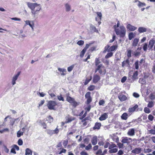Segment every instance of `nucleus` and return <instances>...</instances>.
Segmentation results:
<instances>
[{"mask_svg": "<svg viewBox=\"0 0 155 155\" xmlns=\"http://www.w3.org/2000/svg\"><path fill=\"white\" fill-rule=\"evenodd\" d=\"M32 152L30 149L27 148L25 150V155H32Z\"/></svg>", "mask_w": 155, "mask_h": 155, "instance_id": "393cba45", "label": "nucleus"}, {"mask_svg": "<svg viewBox=\"0 0 155 155\" xmlns=\"http://www.w3.org/2000/svg\"><path fill=\"white\" fill-rule=\"evenodd\" d=\"M127 80V77L126 76L123 77L121 79V82L122 83L124 82Z\"/></svg>", "mask_w": 155, "mask_h": 155, "instance_id": "0e129e2a", "label": "nucleus"}, {"mask_svg": "<svg viewBox=\"0 0 155 155\" xmlns=\"http://www.w3.org/2000/svg\"><path fill=\"white\" fill-rule=\"evenodd\" d=\"M139 41V39L137 38H135L132 43V45L133 46L136 47L137 45L138 42Z\"/></svg>", "mask_w": 155, "mask_h": 155, "instance_id": "5701e85b", "label": "nucleus"}, {"mask_svg": "<svg viewBox=\"0 0 155 155\" xmlns=\"http://www.w3.org/2000/svg\"><path fill=\"white\" fill-rule=\"evenodd\" d=\"M96 154L97 155H104V154L102 153V150L101 149H99L96 152Z\"/></svg>", "mask_w": 155, "mask_h": 155, "instance_id": "37998d69", "label": "nucleus"}, {"mask_svg": "<svg viewBox=\"0 0 155 155\" xmlns=\"http://www.w3.org/2000/svg\"><path fill=\"white\" fill-rule=\"evenodd\" d=\"M138 108V105L137 104H136L134 107L129 108L128 109V111L130 113H133Z\"/></svg>", "mask_w": 155, "mask_h": 155, "instance_id": "f3484780", "label": "nucleus"}, {"mask_svg": "<svg viewBox=\"0 0 155 155\" xmlns=\"http://www.w3.org/2000/svg\"><path fill=\"white\" fill-rule=\"evenodd\" d=\"M25 26L28 25L32 29H33V27L34 26V24L33 21L31 22L29 20H27L25 21Z\"/></svg>", "mask_w": 155, "mask_h": 155, "instance_id": "412c9836", "label": "nucleus"}, {"mask_svg": "<svg viewBox=\"0 0 155 155\" xmlns=\"http://www.w3.org/2000/svg\"><path fill=\"white\" fill-rule=\"evenodd\" d=\"M127 57L128 58H130L131 56V50H129L127 51Z\"/></svg>", "mask_w": 155, "mask_h": 155, "instance_id": "49530a36", "label": "nucleus"}, {"mask_svg": "<svg viewBox=\"0 0 155 155\" xmlns=\"http://www.w3.org/2000/svg\"><path fill=\"white\" fill-rule=\"evenodd\" d=\"M139 82L142 84H145L146 83L145 80L142 78H140L139 80Z\"/></svg>", "mask_w": 155, "mask_h": 155, "instance_id": "4c0bfd02", "label": "nucleus"}, {"mask_svg": "<svg viewBox=\"0 0 155 155\" xmlns=\"http://www.w3.org/2000/svg\"><path fill=\"white\" fill-rule=\"evenodd\" d=\"M91 93L90 92H87L85 95V97L87 99L86 104L87 105L89 104L92 101V98L91 96Z\"/></svg>", "mask_w": 155, "mask_h": 155, "instance_id": "0eeeda50", "label": "nucleus"}, {"mask_svg": "<svg viewBox=\"0 0 155 155\" xmlns=\"http://www.w3.org/2000/svg\"><path fill=\"white\" fill-rule=\"evenodd\" d=\"M120 25V22L118 21L117 25H115L114 26V31L117 35H119L120 37H124L126 33V30L123 26H121L119 28H117L119 27Z\"/></svg>", "mask_w": 155, "mask_h": 155, "instance_id": "f257e3e1", "label": "nucleus"}, {"mask_svg": "<svg viewBox=\"0 0 155 155\" xmlns=\"http://www.w3.org/2000/svg\"><path fill=\"white\" fill-rule=\"evenodd\" d=\"M127 29L130 31H133L137 29V27L131 25L130 24H128L127 26Z\"/></svg>", "mask_w": 155, "mask_h": 155, "instance_id": "9d476101", "label": "nucleus"}, {"mask_svg": "<svg viewBox=\"0 0 155 155\" xmlns=\"http://www.w3.org/2000/svg\"><path fill=\"white\" fill-rule=\"evenodd\" d=\"M58 70L60 72H62L61 73L62 75H64L66 74V70L65 69L58 68Z\"/></svg>", "mask_w": 155, "mask_h": 155, "instance_id": "b1692460", "label": "nucleus"}, {"mask_svg": "<svg viewBox=\"0 0 155 155\" xmlns=\"http://www.w3.org/2000/svg\"><path fill=\"white\" fill-rule=\"evenodd\" d=\"M46 131L47 134L50 136H52L53 135V133H52V130L48 129Z\"/></svg>", "mask_w": 155, "mask_h": 155, "instance_id": "79ce46f5", "label": "nucleus"}, {"mask_svg": "<svg viewBox=\"0 0 155 155\" xmlns=\"http://www.w3.org/2000/svg\"><path fill=\"white\" fill-rule=\"evenodd\" d=\"M133 95L134 97H135L136 98H138L140 96V95L138 94L136 92H134L133 93Z\"/></svg>", "mask_w": 155, "mask_h": 155, "instance_id": "69168bd1", "label": "nucleus"}, {"mask_svg": "<svg viewBox=\"0 0 155 155\" xmlns=\"http://www.w3.org/2000/svg\"><path fill=\"white\" fill-rule=\"evenodd\" d=\"M147 43H145L144 44L143 46V49L144 51H146L147 49Z\"/></svg>", "mask_w": 155, "mask_h": 155, "instance_id": "864d4df0", "label": "nucleus"}, {"mask_svg": "<svg viewBox=\"0 0 155 155\" xmlns=\"http://www.w3.org/2000/svg\"><path fill=\"white\" fill-rule=\"evenodd\" d=\"M91 77L89 79H86L85 80V81L84 82V84L86 85L91 80Z\"/></svg>", "mask_w": 155, "mask_h": 155, "instance_id": "680f3d73", "label": "nucleus"}, {"mask_svg": "<svg viewBox=\"0 0 155 155\" xmlns=\"http://www.w3.org/2000/svg\"><path fill=\"white\" fill-rule=\"evenodd\" d=\"M155 43V41L153 39L150 40L149 41L148 46L150 48H152Z\"/></svg>", "mask_w": 155, "mask_h": 155, "instance_id": "4be33fe9", "label": "nucleus"}, {"mask_svg": "<svg viewBox=\"0 0 155 155\" xmlns=\"http://www.w3.org/2000/svg\"><path fill=\"white\" fill-rule=\"evenodd\" d=\"M92 147L91 145V143H89L87 146H86L85 147V149L87 150H88L91 149Z\"/></svg>", "mask_w": 155, "mask_h": 155, "instance_id": "4d7b16f0", "label": "nucleus"}, {"mask_svg": "<svg viewBox=\"0 0 155 155\" xmlns=\"http://www.w3.org/2000/svg\"><path fill=\"white\" fill-rule=\"evenodd\" d=\"M100 63L101 62L99 58H96L95 61V64L97 67L100 64Z\"/></svg>", "mask_w": 155, "mask_h": 155, "instance_id": "c85d7f7f", "label": "nucleus"}, {"mask_svg": "<svg viewBox=\"0 0 155 155\" xmlns=\"http://www.w3.org/2000/svg\"><path fill=\"white\" fill-rule=\"evenodd\" d=\"M135 65V68L138 70L139 69V63L138 61H136L134 64Z\"/></svg>", "mask_w": 155, "mask_h": 155, "instance_id": "603ef678", "label": "nucleus"}, {"mask_svg": "<svg viewBox=\"0 0 155 155\" xmlns=\"http://www.w3.org/2000/svg\"><path fill=\"white\" fill-rule=\"evenodd\" d=\"M86 51L84 50V49H83V50L81 51L80 54V56L81 58L83 57L84 54L85 53Z\"/></svg>", "mask_w": 155, "mask_h": 155, "instance_id": "a18cd8bd", "label": "nucleus"}, {"mask_svg": "<svg viewBox=\"0 0 155 155\" xmlns=\"http://www.w3.org/2000/svg\"><path fill=\"white\" fill-rule=\"evenodd\" d=\"M58 126L54 130H52L53 135L54 134H57L59 132V129L58 128Z\"/></svg>", "mask_w": 155, "mask_h": 155, "instance_id": "473e14b6", "label": "nucleus"}, {"mask_svg": "<svg viewBox=\"0 0 155 155\" xmlns=\"http://www.w3.org/2000/svg\"><path fill=\"white\" fill-rule=\"evenodd\" d=\"M105 103V101L103 100H100L99 102V104L100 105H103Z\"/></svg>", "mask_w": 155, "mask_h": 155, "instance_id": "bf43d9fd", "label": "nucleus"}, {"mask_svg": "<svg viewBox=\"0 0 155 155\" xmlns=\"http://www.w3.org/2000/svg\"><path fill=\"white\" fill-rule=\"evenodd\" d=\"M113 53L111 52H109L105 56V58L106 59H108L111 57L113 55Z\"/></svg>", "mask_w": 155, "mask_h": 155, "instance_id": "c756f323", "label": "nucleus"}, {"mask_svg": "<svg viewBox=\"0 0 155 155\" xmlns=\"http://www.w3.org/2000/svg\"><path fill=\"white\" fill-rule=\"evenodd\" d=\"M142 149L140 148H136L132 150V153L134 154H138L140 153L142 151Z\"/></svg>", "mask_w": 155, "mask_h": 155, "instance_id": "4468645a", "label": "nucleus"}, {"mask_svg": "<svg viewBox=\"0 0 155 155\" xmlns=\"http://www.w3.org/2000/svg\"><path fill=\"white\" fill-rule=\"evenodd\" d=\"M27 5L28 7L31 10L32 14L34 15L37 14V12L40 11L41 9V5L37 3L28 2H27Z\"/></svg>", "mask_w": 155, "mask_h": 155, "instance_id": "f03ea898", "label": "nucleus"}, {"mask_svg": "<svg viewBox=\"0 0 155 155\" xmlns=\"http://www.w3.org/2000/svg\"><path fill=\"white\" fill-rule=\"evenodd\" d=\"M96 13L97 14V17L96 18L95 20L96 21L98 22L99 25H100L101 23V20L102 15L101 12H96Z\"/></svg>", "mask_w": 155, "mask_h": 155, "instance_id": "6e6552de", "label": "nucleus"}, {"mask_svg": "<svg viewBox=\"0 0 155 155\" xmlns=\"http://www.w3.org/2000/svg\"><path fill=\"white\" fill-rule=\"evenodd\" d=\"M128 117V114L126 113H124L121 116V118L124 120H126Z\"/></svg>", "mask_w": 155, "mask_h": 155, "instance_id": "a878e982", "label": "nucleus"}, {"mask_svg": "<svg viewBox=\"0 0 155 155\" xmlns=\"http://www.w3.org/2000/svg\"><path fill=\"white\" fill-rule=\"evenodd\" d=\"M66 10L67 12H69L71 10V6L69 5L67 3L65 5Z\"/></svg>", "mask_w": 155, "mask_h": 155, "instance_id": "72a5a7b5", "label": "nucleus"}, {"mask_svg": "<svg viewBox=\"0 0 155 155\" xmlns=\"http://www.w3.org/2000/svg\"><path fill=\"white\" fill-rule=\"evenodd\" d=\"M117 146L115 144H112L110 145L109 147V149L110 150L111 149L113 148H114L116 147Z\"/></svg>", "mask_w": 155, "mask_h": 155, "instance_id": "8fccbe9b", "label": "nucleus"}, {"mask_svg": "<svg viewBox=\"0 0 155 155\" xmlns=\"http://www.w3.org/2000/svg\"><path fill=\"white\" fill-rule=\"evenodd\" d=\"M58 99L60 101H64V100L63 97H62L61 94H60V95H58L57 96Z\"/></svg>", "mask_w": 155, "mask_h": 155, "instance_id": "c9c22d12", "label": "nucleus"}, {"mask_svg": "<svg viewBox=\"0 0 155 155\" xmlns=\"http://www.w3.org/2000/svg\"><path fill=\"white\" fill-rule=\"evenodd\" d=\"M66 101L70 103L75 108L79 105L80 103L76 102L74 98L70 96L69 93L66 94Z\"/></svg>", "mask_w": 155, "mask_h": 155, "instance_id": "7ed1b4c3", "label": "nucleus"}, {"mask_svg": "<svg viewBox=\"0 0 155 155\" xmlns=\"http://www.w3.org/2000/svg\"><path fill=\"white\" fill-rule=\"evenodd\" d=\"M97 71L100 74L102 75H105L106 72L105 68L102 64H100L95 69V73Z\"/></svg>", "mask_w": 155, "mask_h": 155, "instance_id": "20e7f679", "label": "nucleus"}, {"mask_svg": "<svg viewBox=\"0 0 155 155\" xmlns=\"http://www.w3.org/2000/svg\"><path fill=\"white\" fill-rule=\"evenodd\" d=\"M100 79V76L98 75L95 74L94 76L93 81L94 84H96Z\"/></svg>", "mask_w": 155, "mask_h": 155, "instance_id": "f8f14e48", "label": "nucleus"}, {"mask_svg": "<svg viewBox=\"0 0 155 155\" xmlns=\"http://www.w3.org/2000/svg\"><path fill=\"white\" fill-rule=\"evenodd\" d=\"M135 130L134 128L130 129L127 132V134L130 136H132L135 135Z\"/></svg>", "mask_w": 155, "mask_h": 155, "instance_id": "ddd939ff", "label": "nucleus"}, {"mask_svg": "<svg viewBox=\"0 0 155 155\" xmlns=\"http://www.w3.org/2000/svg\"><path fill=\"white\" fill-rule=\"evenodd\" d=\"M154 118L153 117L151 114H149L148 116V119L150 121H152Z\"/></svg>", "mask_w": 155, "mask_h": 155, "instance_id": "5fc2aeb1", "label": "nucleus"}, {"mask_svg": "<svg viewBox=\"0 0 155 155\" xmlns=\"http://www.w3.org/2000/svg\"><path fill=\"white\" fill-rule=\"evenodd\" d=\"M48 120L50 123H51V122H53V118L51 116H49L48 117Z\"/></svg>", "mask_w": 155, "mask_h": 155, "instance_id": "e2e57ef3", "label": "nucleus"}, {"mask_svg": "<svg viewBox=\"0 0 155 155\" xmlns=\"http://www.w3.org/2000/svg\"><path fill=\"white\" fill-rule=\"evenodd\" d=\"M95 88V86L93 85H91L88 87V90L90 91L94 90Z\"/></svg>", "mask_w": 155, "mask_h": 155, "instance_id": "58836bf2", "label": "nucleus"}, {"mask_svg": "<svg viewBox=\"0 0 155 155\" xmlns=\"http://www.w3.org/2000/svg\"><path fill=\"white\" fill-rule=\"evenodd\" d=\"M91 142L93 145H96L97 142V138L96 136H94L91 139Z\"/></svg>", "mask_w": 155, "mask_h": 155, "instance_id": "a211bd4d", "label": "nucleus"}, {"mask_svg": "<svg viewBox=\"0 0 155 155\" xmlns=\"http://www.w3.org/2000/svg\"><path fill=\"white\" fill-rule=\"evenodd\" d=\"M117 148H112L111 149H110L109 152L110 153H116L117 151Z\"/></svg>", "mask_w": 155, "mask_h": 155, "instance_id": "2f4dec72", "label": "nucleus"}, {"mask_svg": "<svg viewBox=\"0 0 155 155\" xmlns=\"http://www.w3.org/2000/svg\"><path fill=\"white\" fill-rule=\"evenodd\" d=\"M138 6L140 7L143 6H145L146 4L144 3L141 2H139V3L138 4Z\"/></svg>", "mask_w": 155, "mask_h": 155, "instance_id": "3c124183", "label": "nucleus"}, {"mask_svg": "<svg viewBox=\"0 0 155 155\" xmlns=\"http://www.w3.org/2000/svg\"><path fill=\"white\" fill-rule=\"evenodd\" d=\"M101 126V123L96 122L94 126L93 127V129L94 130H98L100 129Z\"/></svg>", "mask_w": 155, "mask_h": 155, "instance_id": "dca6fc26", "label": "nucleus"}, {"mask_svg": "<svg viewBox=\"0 0 155 155\" xmlns=\"http://www.w3.org/2000/svg\"><path fill=\"white\" fill-rule=\"evenodd\" d=\"M116 38V36L114 35H113V37L112 39H111L109 41V43H112L113 42L115 39Z\"/></svg>", "mask_w": 155, "mask_h": 155, "instance_id": "6e6d98bb", "label": "nucleus"}, {"mask_svg": "<svg viewBox=\"0 0 155 155\" xmlns=\"http://www.w3.org/2000/svg\"><path fill=\"white\" fill-rule=\"evenodd\" d=\"M135 36V35L133 33L131 32H130L128 35V38L129 40H131Z\"/></svg>", "mask_w": 155, "mask_h": 155, "instance_id": "7c9ffc66", "label": "nucleus"}, {"mask_svg": "<svg viewBox=\"0 0 155 155\" xmlns=\"http://www.w3.org/2000/svg\"><path fill=\"white\" fill-rule=\"evenodd\" d=\"M40 123L41 124L42 126L43 127V128L46 129L47 128L46 124L44 122H42L41 121H40Z\"/></svg>", "mask_w": 155, "mask_h": 155, "instance_id": "a19ab883", "label": "nucleus"}, {"mask_svg": "<svg viewBox=\"0 0 155 155\" xmlns=\"http://www.w3.org/2000/svg\"><path fill=\"white\" fill-rule=\"evenodd\" d=\"M18 144L19 146L22 145L23 144V141L21 139H20L18 140Z\"/></svg>", "mask_w": 155, "mask_h": 155, "instance_id": "052dcab7", "label": "nucleus"}, {"mask_svg": "<svg viewBox=\"0 0 155 155\" xmlns=\"http://www.w3.org/2000/svg\"><path fill=\"white\" fill-rule=\"evenodd\" d=\"M144 111L145 113L147 114H149L150 112V109L147 107H146L144 108Z\"/></svg>", "mask_w": 155, "mask_h": 155, "instance_id": "de8ad7c7", "label": "nucleus"}, {"mask_svg": "<svg viewBox=\"0 0 155 155\" xmlns=\"http://www.w3.org/2000/svg\"><path fill=\"white\" fill-rule=\"evenodd\" d=\"M74 67V65H72L70 67H69L68 68V71L69 72H70L73 69Z\"/></svg>", "mask_w": 155, "mask_h": 155, "instance_id": "09e8293b", "label": "nucleus"}, {"mask_svg": "<svg viewBox=\"0 0 155 155\" xmlns=\"http://www.w3.org/2000/svg\"><path fill=\"white\" fill-rule=\"evenodd\" d=\"M118 47L117 44L113 45L110 47V45H107L104 48V51H107L108 52H112L117 50Z\"/></svg>", "mask_w": 155, "mask_h": 155, "instance_id": "423d86ee", "label": "nucleus"}, {"mask_svg": "<svg viewBox=\"0 0 155 155\" xmlns=\"http://www.w3.org/2000/svg\"><path fill=\"white\" fill-rule=\"evenodd\" d=\"M65 119L66 120V123H70L72 121L74 120L75 119V118L74 117L68 116L65 117Z\"/></svg>", "mask_w": 155, "mask_h": 155, "instance_id": "6ab92c4d", "label": "nucleus"}, {"mask_svg": "<svg viewBox=\"0 0 155 155\" xmlns=\"http://www.w3.org/2000/svg\"><path fill=\"white\" fill-rule=\"evenodd\" d=\"M57 102L54 101H49L47 104V106L48 109L50 110H56V106H57Z\"/></svg>", "mask_w": 155, "mask_h": 155, "instance_id": "39448f33", "label": "nucleus"}, {"mask_svg": "<svg viewBox=\"0 0 155 155\" xmlns=\"http://www.w3.org/2000/svg\"><path fill=\"white\" fill-rule=\"evenodd\" d=\"M119 99L122 101H124L127 100V98L126 96L124 95H120L119 97Z\"/></svg>", "mask_w": 155, "mask_h": 155, "instance_id": "bb28decb", "label": "nucleus"}, {"mask_svg": "<svg viewBox=\"0 0 155 155\" xmlns=\"http://www.w3.org/2000/svg\"><path fill=\"white\" fill-rule=\"evenodd\" d=\"M23 134V133L20 130H19L17 133V137H20Z\"/></svg>", "mask_w": 155, "mask_h": 155, "instance_id": "c03bdc74", "label": "nucleus"}, {"mask_svg": "<svg viewBox=\"0 0 155 155\" xmlns=\"http://www.w3.org/2000/svg\"><path fill=\"white\" fill-rule=\"evenodd\" d=\"M138 75V71H135L132 75V78L134 79H136Z\"/></svg>", "mask_w": 155, "mask_h": 155, "instance_id": "f704fd0d", "label": "nucleus"}, {"mask_svg": "<svg viewBox=\"0 0 155 155\" xmlns=\"http://www.w3.org/2000/svg\"><path fill=\"white\" fill-rule=\"evenodd\" d=\"M20 74V72H18L17 74L13 77L12 80V84L13 85H14L15 83V81L17 80L18 77Z\"/></svg>", "mask_w": 155, "mask_h": 155, "instance_id": "2eb2a0df", "label": "nucleus"}, {"mask_svg": "<svg viewBox=\"0 0 155 155\" xmlns=\"http://www.w3.org/2000/svg\"><path fill=\"white\" fill-rule=\"evenodd\" d=\"M129 140H131V141H132V139L130 138H128L127 137H123L122 138L121 142L124 144L127 143V144H129L130 143Z\"/></svg>", "mask_w": 155, "mask_h": 155, "instance_id": "1a4fd4ad", "label": "nucleus"}, {"mask_svg": "<svg viewBox=\"0 0 155 155\" xmlns=\"http://www.w3.org/2000/svg\"><path fill=\"white\" fill-rule=\"evenodd\" d=\"M80 154L81 155H88V154L87 152L84 151L81 152Z\"/></svg>", "mask_w": 155, "mask_h": 155, "instance_id": "774afa93", "label": "nucleus"}, {"mask_svg": "<svg viewBox=\"0 0 155 155\" xmlns=\"http://www.w3.org/2000/svg\"><path fill=\"white\" fill-rule=\"evenodd\" d=\"M129 63V61L128 59H126L125 61H124L122 63V67H124L125 65L127 64H128Z\"/></svg>", "mask_w": 155, "mask_h": 155, "instance_id": "e433bc0d", "label": "nucleus"}, {"mask_svg": "<svg viewBox=\"0 0 155 155\" xmlns=\"http://www.w3.org/2000/svg\"><path fill=\"white\" fill-rule=\"evenodd\" d=\"M77 44L79 45H81L84 44V41L82 40H80L77 42Z\"/></svg>", "mask_w": 155, "mask_h": 155, "instance_id": "13d9d810", "label": "nucleus"}, {"mask_svg": "<svg viewBox=\"0 0 155 155\" xmlns=\"http://www.w3.org/2000/svg\"><path fill=\"white\" fill-rule=\"evenodd\" d=\"M150 98L152 101L155 99V92H153L151 93L149 95Z\"/></svg>", "mask_w": 155, "mask_h": 155, "instance_id": "cd10ccee", "label": "nucleus"}, {"mask_svg": "<svg viewBox=\"0 0 155 155\" xmlns=\"http://www.w3.org/2000/svg\"><path fill=\"white\" fill-rule=\"evenodd\" d=\"M154 106L153 102L152 101H149L147 104V107L150 108H151Z\"/></svg>", "mask_w": 155, "mask_h": 155, "instance_id": "ea45409f", "label": "nucleus"}, {"mask_svg": "<svg viewBox=\"0 0 155 155\" xmlns=\"http://www.w3.org/2000/svg\"><path fill=\"white\" fill-rule=\"evenodd\" d=\"M147 28L142 27H139L138 28V32L140 33L145 32L147 31Z\"/></svg>", "mask_w": 155, "mask_h": 155, "instance_id": "aec40b11", "label": "nucleus"}, {"mask_svg": "<svg viewBox=\"0 0 155 155\" xmlns=\"http://www.w3.org/2000/svg\"><path fill=\"white\" fill-rule=\"evenodd\" d=\"M149 133L153 134H155V130L153 129H151L149 130Z\"/></svg>", "mask_w": 155, "mask_h": 155, "instance_id": "338daca9", "label": "nucleus"}, {"mask_svg": "<svg viewBox=\"0 0 155 155\" xmlns=\"http://www.w3.org/2000/svg\"><path fill=\"white\" fill-rule=\"evenodd\" d=\"M108 117V113H105L101 115L99 119L101 121L107 119Z\"/></svg>", "mask_w": 155, "mask_h": 155, "instance_id": "9b49d317", "label": "nucleus"}]
</instances>
